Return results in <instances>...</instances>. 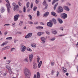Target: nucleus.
<instances>
[{
  "label": "nucleus",
  "mask_w": 78,
  "mask_h": 78,
  "mask_svg": "<svg viewBox=\"0 0 78 78\" xmlns=\"http://www.w3.org/2000/svg\"><path fill=\"white\" fill-rule=\"evenodd\" d=\"M7 4H6V6H7V12L9 14V12H10V8H11V6H10V4H9V2L8 0H5Z\"/></svg>",
  "instance_id": "obj_1"
},
{
  "label": "nucleus",
  "mask_w": 78,
  "mask_h": 78,
  "mask_svg": "<svg viewBox=\"0 0 78 78\" xmlns=\"http://www.w3.org/2000/svg\"><path fill=\"white\" fill-rule=\"evenodd\" d=\"M57 12L58 13V14H60V13L62 12H63V8L62 7L59 6L58 8Z\"/></svg>",
  "instance_id": "obj_2"
},
{
  "label": "nucleus",
  "mask_w": 78,
  "mask_h": 78,
  "mask_svg": "<svg viewBox=\"0 0 78 78\" xmlns=\"http://www.w3.org/2000/svg\"><path fill=\"white\" fill-rule=\"evenodd\" d=\"M60 16L63 19H66L67 17V15L66 13H63L61 14Z\"/></svg>",
  "instance_id": "obj_3"
},
{
  "label": "nucleus",
  "mask_w": 78,
  "mask_h": 78,
  "mask_svg": "<svg viewBox=\"0 0 78 78\" xmlns=\"http://www.w3.org/2000/svg\"><path fill=\"white\" fill-rule=\"evenodd\" d=\"M12 5L13 6V9L14 11H15L17 9V8H19V5H16V3H15L13 2L12 3Z\"/></svg>",
  "instance_id": "obj_4"
},
{
  "label": "nucleus",
  "mask_w": 78,
  "mask_h": 78,
  "mask_svg": "<svg viewBox=\"0 0 78 78\" xmlns=\"http://www.w3.org/2000/svg\"><path fill=\"white\" fill-rule=\"evenodd\" d=\"M20 17V15L19 14H17L16 15L14 16V21H17L18 20V18Z\"/></svg>",
  "instance_id": "obj_5"
},
{
  "label": "nucleus",
  "mask_w": 78,
  "mask_h": 78,
  "mask_svg": "<svg viewBox=\"0 0 78 78\" xmlns=\"http://www.w3.org/2000/svg\"><path fill=\"white\" fill-rule=\"evenodd\" d=\"M43 5H44L45 6L44 9H47V8H48V5H47V4L46 3V1L45 0L44 1L43 3Z\"/></svg>",
  "instance_id": "obj_6"
},
{
  "label": "nucleus",
  "mask_w": 78,
  "mask_h": 78,
  "mask_svg": "<svg viewBox=\"0 0 78 78\" xmlns=\"http://www.w3.org/2000/svg\"><path fill=\"white\" fill-rule=\"evenodd\" d=\"M63 8L65 10H66L67 11H70V9H69L68 6H64Z\"/></svg>",
  "instance_id": "obj_7"
},
{
  "label": "nucleus",
  "mask_w": 78,
  "mask_h": 78,
  "mask_svg": "<svg viewBox=\"0 0 78 78\" xmlns=\"http://www.w3.org/2000/svg\"><path fill=\"white\" fill-rule=\"evenodd\" d=\"M33 54L30 55L29 56V61L30 63H31V62L33 60Z\"/></svg>",
  "instance_id": "obj_8"
},
{
  "label": "nucleus",
  "mask_w": 78,
  "mask_h": 78,
  "mask_svg": "<svg viewBox=\"0 0 78 78\" xmlns=\"http://www.w3.org/2000/svg\"><path fill=\"white\" fill-rule=\"evenodd\" d=\"M41 40L42 41V44H45V38L44 37H41Z\"/></svg>",
  "instance_id": "obj_9"
},
{
  "label": "nucleus",
  "mask_w": 78,
  "mask_h": 78,
  "mask_svg": "<svg viewBox=\"0 0 78 78\" xmlns=\"http://www.w3.org/2000/svg\"><path fill=\"white\" fill-rule=\"evenodd\" d=\"M21 48H22L21 51H22V52H23V51H25L26 50V47L25 46L22 45L21 47Z\"/></svg>",
  "instance_id": "obj_10"
},
{
  "label": "nucleus",
  "mask_w": 78,
  "mask_h": 78,
  "mask_svg": "<svg viewBox=\"0 0 78 78\" xmlns=\"http://www.w3.org/2000/svg\"><path fill=\"white\" fill-rule=\"evenodd\" d=\"M51 22H49L47 23V25L49 27H51L53 26V24L51 23Z\"/></svg>",
  "instance_id": "obj_11"
},
{
  "label": "nucleus",
  "mask_w": 78,
  "mask_h": 78,
  "mask_svg": "<svg viewBox=\"0 0 78 78\" xmlns=\"http://www.w3.org/2000/svg\"><path fill=\"white\" fill-rule=\"evenodd\" d=\"M52 31V33L53 34H57V31L56 30H54V29L51 30Z\"/></svg>",
  "instance_id": "obj_12"
},
{
  "label": "nucleus",
  "mask_w": 78,
  "mask_h": 78,
  "mask_svg": "<svg viewBox=\"0 0 78 78\" xmlns=\"http://www.w3.org/2000/svg\"><path fill=\"white\" fill-rule=\"evenodd\" d=\"M23 61L24 62H28V57H26Z\"/></svg>",
  "instance_id": "obj_13"
},
{
  "label": "nucleus",
  "mask_w": 78,
  "mask_h": 78,
  "mask_svg": "<svg viewBox=\"0 0 78 78\" xmlns=\"http://www.w3.org/2000/svg\"><path fill=\"white\" fill-rule=\"evenodd\" d=\"M33 68L34 69H36L37 68V65L35 63H34V65H33Z\"/></svg>",
  "instance_id": "obj_14"
},
{
  "label": "nucleus",
  "mask_w": 78,
  "mask_h": 78,
  "mask_svg": "<svg viewBox=\"0 0 78 78\" xmlns=\"http://www.w3.org/2000/svg\"><path fill=\"white\" fill-rule=\"evenodd\" d=\"M48 14H49V12H46L44 15V17H47L48 16Z\"/></svg>",
  "instance_id": "obj_15"
},
{
  "label": "nucleus",
  "mask_w": 78,
  "mask_h": 78,
  "mask_svg": "<svg viewBox=\"0 0 78 78\" xmlns=\"http://www.w3.org/2000/svg\"><path fill=\"white\" fill-rule=\"evenodd\" d=\"M51 14L55 17H57V15H56V13L55 12H51Z\"/></svg>",
  "instance_id": "obj_16"
},
{
  "label": "nucleus",
  "mask_w": 78,
  "mask_h": 78,
  "mask_svg": "<svg viewBox=\"0 0 78 78\" xmlns=\"http://www.w3.org/2000/svg\"><path fill=\"white\" fill-rule=\"evenodd\" d=\"M9 72V73L10 74V76H11V75H12V70H11V69H10L9 70H8Z\"/></svg>",
  "instance_id": "obj_17"
},
{
  "label": "nucleus",
  "mask_w": 78,
  "mask_h": 78,
  "mask_svg": "<svg viewBox=\"0 0 78 78\" xmlns=\"http://www.w3.org/2000/svg\"><path fill=\"white\" fill-rule=\"evenodd\" d=\"M42 61H40L38 66V68H40L41 65H42Z\"/></svg>",
  "instance_id": "obj_18"
},
{
  "label": "nucleus",
  "mask_w": 78,
  "mask_h": 78,
  "mask_svg": "<svg viewBox=\"0 0 78 78\" xmlns=\"http://www.w3.org/2000/svg\"><path fill=\"white\" fill-rule=\"evenodd\" d=\"M52 20L55 24H56L57 22H56V19H53Z\"/></svg>",
  "instance_id": "obj_19"
},
{
  "label": "nucleus",
  "mask_w": 78,
  "mask_h": 78,
  "mask_svg": "<svg viewBox=\"0 0 78 78\" xmlns=\"http://www.w3.org/2000/svg\"><path fill=\"white\" fill-rule=\"evenodd\" d=\"M58 21L59 23H60L61 24V23H63L62 20L60 18H58Z\"/></svg>",
  "instance_id": "obj_20"
},
{
  "label": "nucleus",
  "mask_w": 78,
  "mask_h": 78,
  "mask_svg": "<svg viewBox=\"0 0 78 78\" xmlns=\"http://www.w3.org/2000/svg\"><path fill=\"white\" fill-rule=\"evenodd\" d=\"M62 68L63 70V72H64V73H66V72L67 71V70L66 68H64V67H62Z\"/></svg>",
  "instance_id": "obj_21"
},
{
  "label": "nucleus",
  "mask_w": 78,
  "mask_h": 78,
  "mask_svg": "<svg viewBox=\"0 0 78 78\" xmlns=\"http://www.w3.org/2000/svg\"><path fill=\"white\" fill-rule=\"evenodd\" d=\"M58 1H59V0H54L52 2V5H54L55 2H58Z\"/></svg>",
  "instance_id": "obj_22"
},
{
  "label": "nucleus",
  "mask_w": 78,
  "mask_h": 78,
  "mask_svg": "<svg viewBox=\"0 0 78 78\" xmlns=\"http://www.w3.org/2000/svg\"><path fill=\"white\" fill-rule=\"evenodd\" d=\"M44 28L43 27H41V26H38L36 27V29H43Z\"/></svg>",
  "instance_id": "obj_23"
},
{
  "label": "nucleus",
  "mask_w": 78,
  "mask_h": 78,
  "mask_svg": "<svg viewBox=\"0 0 78 78\" xmlns=\"http://www.w3.org/2000/svg\"><path fill=\"white\" fill-rule=\"evenodd\" d=\"M1 11L2 13V12H3L5 11V9H4V8H3V7H1Z\"/></svg>",
  "instance_id": "obj_24"
},
{
  "label": "nucleus",
  "mask_w": 78,
  "mask_h": 78,
  "mask_svg": "<svg viewBox=\"0 0 78 78\" xmlns=\"http://www.w3.org/2000/svg\"><path fill=\"white\" fill-rule=\"evenodd\" d=\"M8 43V41H5V42L4 43H3V44H2L1 46V47H2L3 45H6V44H7Z\"/></svg>",
  "instance_id": "obj_25"
},
{
  "label": "nucleus",
  "mask_w": 78,
  "mask_h": 78,
  "mask_svg": "<svg viewBox=\"0 0 78 78\" xmlns=\"http://www.w3.org/2000/svg\"><path fill=\"white\" fill-rule=\"evenodd\" d=\"M37 78H40V74L39 72L37 73Z\"/></svg>",
  "instance_id": "obj_26"
},
{
  "label": "nucleus",
  "mask_w": 78,
  "mask_h": 78,
  "mask_svg": "<svg viewBox=\"0 0 78 78\" xmlns=\"http://www.w3.org/2000/svg\"><path fill=\"white\" fill-rule=\"evenodd\" d=\"M19 25H20V26H22V25H23V21H20L19 24Z\"/></svg>",
  "instance_id": "obj_27"
},
{
  "label": "nucleus",
  "mask_w": 78,
  "mask_h": 78,
  "mask_svg": "<svg viewBox=\"0 0 78 78\" xmlns=\"http://www.w3.org/2000/svg\"><path fill=\"white\" fill-rule=\"evenodd\" d=\"M37 63L38 64L39 63V60H40V58L39 56H37Z\"/></svg>",
  "instance_id": "obj_28"
},
{
  "label": "nucleus",
  "mask_w": 78,
  "mask_h": 78,
  "mask_svg": "<svg viewBox=\"0 0 78 78\" xmlns=\"http://www.w3.org/2000/svg\"><path fill=\"white\" fill-rule=\"evenodd\" d=\"M26 5L27 8H28L29 7V6H30V2H28L27 3Z\"/></svg>",
  "instance_id": "obj_29"
},
{
  "label": "nucleus",
  "mask_w": 78,
  "mask_h": 78,
  "mask_svg": "<svg viewBox=\"0 0 78 78\" xmlns=\"http://www.w3.org/2000/svg\"><path fill=\"white\" fill-rule=\"evenodd\" d=\"M6 68L8 70L11 69V67L9 66H6Z\"/></svg>",
  "instance_id": "obj_30"
},
{
  "label": "nucleus",
  "mask_w": 78,
  "mask_h": 78,
  "mask_svg": "<svg viewBox=\"0 0 78 78\" xmlns=\"http://www.w3.org/2000/svg\"><path fill=\"white\" fill-rule=\"evenodd\" d=\"M31 46L32 47H36V44H32Z\"/></svg>",
  "instance_id": "obj_31"
},
{
  "label": "nucleus",
  "mask_w": 78,
  "mask_h": 78,
  "mask_svg": "<svg viewBox=\"0 0 78 78\" xmlns=\"http://www.w3.org/2000/svg\"><path fill=\"white\" fill-rule=\"evenodd\" d=\"M37 16H39V15H40V12L39 11H37Z\"/></svg>",
  "instance_id": "obj_32"
},
{
  "label": "nucleus",
  "mask_w": 78,
  "mask_h": 78,
  "mask_svg": "<svg viewBox=\"0 0 78 78\" xmlns=\"http://www.w3.org/2000/svg\"><path fill=\"white\" fill-rule=\"evenodd\" d=\"M32 34H33L31 33H30L28 34V35L29 37H31V36H32Z\"/></svg>",
  "instance_id": "obj_33"
},
{
  "label": "nucleus",
  "mask_w": 78,
  "mask_h": 78,
  "mask_svg": "<svg viewBox=\"0 0 78 78\" xmlns=\"http://www.w3.org/2000/svg\"><path fill=\"white\" fill-rule=\"evenodd\" d=\"M23 11L24 12H26V7H25V6L23 7Z\"/></svg>",
  "instance_id": "obj_34"
},
{
  "label": "nucleus",
  "mask_w": 78,
  "mask_h": 78,
  "mask_svg": "<svg viewBox=\"0 0 78 78\" xmlns=\"http://www.w3.org/2000/svg\"><path fill=\"white\" fill-rule=\"evenodd\" d=\"M6 39L11 40V39H12V37H10L6 38Z\"/></svg>",
  "instance_id": "obj_35"
},
{
  "label": "nucleus",
  "mask_w": 78,
  "mask_h": 78,
  "mask_svg": "<svg viewBox=\"0 0 78 78\" xmlns=\"http://www.w3.org/2000/svg\"><path fill=\"white\" fill-rule=\"evenodd\" d=\"M37 35L39 36H41V33L40 32H38L37 34Z\"/></svg>",
  "instance_id": "obj_36"
},
{
  "label": "nucleus",
  "mask_w": 78,
  "mask_h": 78,
  "mask_svg": "<svg viewBox=\"0 0 78 78\" xmlns=\"http://www.w3.org/2000/svg\"><path fill=\"white\" fill-rule=\"evenodd\" d=\"M28 16L29 17L30 19V20H32V16H31V15H28Z\"/></svg>",
  "instance_id": "obj_37"
},
{
  "label": "nucleus",
  "mask_w": 78,
  "mask_h": 78,
  "mask_svg": "<svg viewBox=\"0 0 78 78\" xmlns=\"http://www.w3.org/2000/svg\"><path fill=\"white\" fill-rule=\"evenodd\" d=\"M33 2H31V3L30 8H33Z\"/></svg>",
  "instance_id": "obj_38"
},
{
  "label": "nucleus",
  "mask_w": 78,
  "mask_h": 78,
  "mask_svg": "<svg viewBox=\"0 0 78 78\" xmlns=\"http://www.w3.org/2000/svg\"><path fill=\"white\" fill-rule=\"evenodd\" d=\"M57 6V5L56 4H55V6L54 7V10H55V9H56V7Z\"/></svg>",
  "instance_id": "obj_39"
},
{
  "label": "nucleus",
  "mask_w": 78,
  "mask_h": 78,
  "mask_svg": "<svg viewBox=\"0 0 78 78\" xmlns=\"http://www.w3.org/2000/svg\"><path fill=\"white\" fill-rule=\"evenodd\" d=\"M28 23L30 24H31V25H33V23L31 21H29Z\"/></svg>",
  "instance_id": "obj_40"
},
{
  "label": "nucleus",
  "mask_w": 78,
  "mask_h": 78,
  "mask_svg": "<svg viewBox=\"0 0 78 78\" xmlns=\"http://www.w3.org/2000/svg\"><path fill=\"white\" fill-rule=\"evenodd\" d=\"M39 0H36L35 2L36 4H37L39 3Z\"/></svg>",
  "instance_id": "obj_41"
},
{
  "label": "nucleus",
  "mask_w": 78,
  "mask_h": 78,
  "mask_svg": "<svg viewBox=\"0 0 78 78\" xmlns=\"http://www.w3.org/2000/svg\"><path fill=\"white\" fill-rule=\"evenodd\" d=\"M18 4H19V6H21L22 5V4L20 2H18Z\"/></svg>",
  "instance_id": "obj_42"
},
{
  "label": "nucleus",
  "mask_w": 78,
  "mask_h": 78,
  "mask_svg": "<svg viewBox=\"0 0 78 78\" xmlns=\"http://www.w3.org/2000/svg\"><path fill=\"white\" fill-rule=\"evenodd\" d=\"M46 33L47 34H48V35H49V34H50V32L48 31H46Z\"/></svg>",
  "instance_id": "obj_43"
},
{
  "label": "nucleus",
  "mask_w": 78,
  "mask_h": 78,
  "mask_svg": "<svg viewBox=\"0 0 78 78\" xmlns=\"http://www.w3.org/2000/svg\"><path fill=\"white\" fill-rule=\"evenodd\" d=\"M37 9V7H35L33 9L34 11H36Z\"/></svg>",
  "instance_id": "obj_44"
},
{
  "label": "nucleus",
  "mask_w": 78,
  "mask_h": 78,
  "mask_svg": "<svg viewBox=\"0 0 78 78\" xmlns=\"http://www.w3.org/2000/svg\"><path fill=\"white\" fill-rule=\"evenodd\" d=\"M30 37L27 34L26 36L25 37V38H26V39H27V38H28Z\"/></svg>",
  "instance_id": "obj_45"
},
{
  "label": "nucleus",
  "mask_w": 78,
  "mask_h": 78,
  "mask_svg": "<svg viewBox=\"0 0 78 78\" xmlns=\"http://www.w3.org/2000/svg\"><path fill=\"white\" fill-rule=\"evenodd\" d=\"M14 50H15V48H12L11 49V51Z\"/></svg>",
  "instance_id": "obj_46"
},
{
  "label": "nucleus",
  "mask_w": 78,
  "mask_h": 78,
  "mask_svg": "<svg viewBox=\"0 0 78 78\" xmlns=\"http://www.w3.org/2000/svg\"><path fill=\"white\" fill-rule=\"evenodd\" d=\"M51 66H53V65H54V62H51Z\"/></svg>",
  "instance_id": "obj_47"
},
{
  "label": "nucleus",
  "mask_w": 78,
  "mask_h": 78,
  "mask_svg": "<svg viewBox=\"0 0 78 78\" xmlns=\"http://www.w3.org/2000/svg\"><path fill=\"white\" fill-rule=\"evenodd\" d=\"M17 34H21L22 33V32H17Z\"/></svg>",
  "instance_id": "obj_48"
},
{
  "label": "nucleus",
  "mask_w": 78,
  "mask_h": 78,
  "mask_svg": "<svg viewBox=\"0 0 78 78\" xmlns=\"http://www.w3.org/2000/svg\"><path fill=\"white\" fill-rule=\"evenodd\" d=\"M10 62H11V61H10L9 60H8V61H7V64H9V63H10Z\"/></svg>",
  "instance_id": "obj_49"
},
{
  "label": "nucleus",
  "mask_w": 78,
  "mask_h": 78,
  "mask_svg": "<svg viewBox=\"0 0 78 78\" xmlns=\"http://www.w3.org/2000/svg\"><path fill=\"white\" fill-rule=\"evenodd\" d=\"M51 41H54V40H55V38H53L51 39Z\"/></svg>",
  "instance_id": "obj_50"
},
{
  "label": "nucleus",
  "mask_w": 78,
  "mask_h": 78,
  "mask_svg": "<svg viewBox=\"0 0 78 78\" xmlns=\"http://www.w3.org/2000/svg\"><path fill=\"white\" fill-rule=\"evenodd\" d=\"M40 24H41V25H44V23H42V22H41L40 23Z\"/></svg>",
  "instance_id": "obj_51"
},
{
  "label": "nucleus",
  "mask_w": 78,
  "mask_h": 78,
  "mask_svg": "<svg viewBox=\"0 0 78 78\" xmlns=\"http://www.w3.org/2000/svg\"><path fill=\"white\" fill-rule=\"evenodd\" d=\"M4 48H5V50L8 49V46H6Z\"/></svg>",
  "instance_id": "obj_52"
},
{
  "label": "nucleus",
  "mask_w": 78,
  "mask_h": 78,
  "mask_svg": "<svg viewBox=\"0 0 78 78\" xmlns=\"http://www.w3.org/2000/svg\"><path fill=\"white\" fill-rule=\"evenodd\" d=\"M8 34V32H5L4 33V34L5 35H6V34Z\"/></svg>",
  "instance_id": "obj_53"
},
{
  "label": "nucleus",
  "mask_w": 78,
  "mask_h": 78,
  "mask_svg": "<svg viewBox=\"0 0 78 78\" xmlns=\"http://www.w3.org/2000/svg\"><path fill=\"white\" fill-rule=\"evenodd\" d=\"M51 73H52V75H53V73H54V71L53 70H52Z\"/></svg>",
  "instance_id": "obj_54"
},
{
  "label": "nucleus",
  "mask_w": 78,
  "mask_h": 78,
  "mask_svg": "<svg viewBox=\"0 0 78 78\" xmlns=\"http://www.w3.org/2000/svg\"><path fill=\"white\" fill-rule=\"evenodd\" d=\"M15 24H16V23H12V25H12V26L13 27H15Z\"/></svg>",
  "instance_id": "obj_55"
},
{
  "label": "nucleus",
  "mask_w": 78,
  "mask_h": 78,
  "mask_svg": "<svg viewBox=\"0 0 78 78\" xmlns=\"http://www.w3.org/2000/svg\"><path fill=\"white\" fill-rule=\"evenodd\" d=\"M57 76H58V75H59V72H57Z\"/></svg>",
  "instance_id": "obj_56"
},
{
  "label": "nucleus",
  "mask_w": 78,
  "mask_h": 78,
  "mask_svg": "<svg viewBox=\"0 0 78 78\" xmlns=\"http://www.w3.org/2000/svg\"><path fill=\"white\" fill-rule=\"evenodd\" d=\"M36 78V75H34V78Z\"/></svg>",
  "instance_id": "obj_57"
},
{
  "label": "nucleus",
  "mask_w": 78,
  "mask_h": 78,
  "mask_svg": "<svg viewBox=\"0 0 78 78\" xmlns=\"http://www.w3.org/2000/svg\"><path fill=\"white\" fill-rule=\"evenodd\" d=\"M5 50V48L2 49V51H3L4 50Z\"/></svg>",
  "instance_id": "obj_58"
},
{
  "label": "nucleus",
  "mask_w": 78,
  "mask_h": 78,
  "mask_svg": "<svg viewBox=\"0 0 78 78\" xmlns=\"http://www.w3.org/2000/svg\"><path fill=\"white\" fill-rule=\"evenodd\" d=\"M37 23H38V22H37L36 23H34V24H35V25H37Z\"/></svg>",
  "instance_id": "obj_59"
},
{
  "label": "nucleus",
  "mask_w": 78,
  "mask_h": 78,
  "mask_svg": "<svg viewBox=\"0 0 78 78\" xmlns=\"http://www.w3.org/2000/svg\"><path fill=\"white\" fill-rule=\"evenodd\" d=\"M27 51H29L30 50V48H27Z\"/></svg>",
  "instance_id": "obj_60"
},
{
  "label": "nucleus",
  "mask_w": 78,
  "mask_h": 78,
  "mask_svg": "<svg viewBox=\"0 0 78 78\" xmlns=\"http://www.w3.org/2000/svg\"><path fill=\"white\" fill-rule=\"evenodd\" d=\"M6 73H4L3 74V76H6Z\"/></svg>",
  "instance_id": "obj_61"
},
{
  "label": "nucleus",
  "mask_w": 78,
  "mask_h": 78,
  "mask_svg": "<svg viewBox=\"0 0 78 78\" xmlns=\"http://www.w3.org/2000/svg\"><path fill=\"white\" fill-rule=\"evenodd\" d=\"M65 2L64 0H61V2H62H62Z\"/></svg>",
  "instance_id": "obj_62"
},
{
  "label": "nucleus",
  "mask_w": 78,
  "mask_h": 78,
  "mask_svg": "<svg viewBox=\"0 0 78 78\" xmlns=\"http://www.w3.org/2000/svg\"><path fill=\"white\" fill-rule=\"evenodd\" d=\"M66 76H69V73H66Z\"/></svg>",
  "instance_id": "obj_63"
},
{
  "label": "nucleus",
  "mask_w": 78,
  "mask_h": 78,
  "mask_svg": "<svg viewBox=\"0 0 78 78\" xmlns=\"http://www.w3.org/2000/svg\"><path fill=\"white\" fill-rule=\"evenodd\" d=\"M77 72H78V66H77Z\"/></svg>",
  "instance_id": "obj_64"
}]
</instances>
